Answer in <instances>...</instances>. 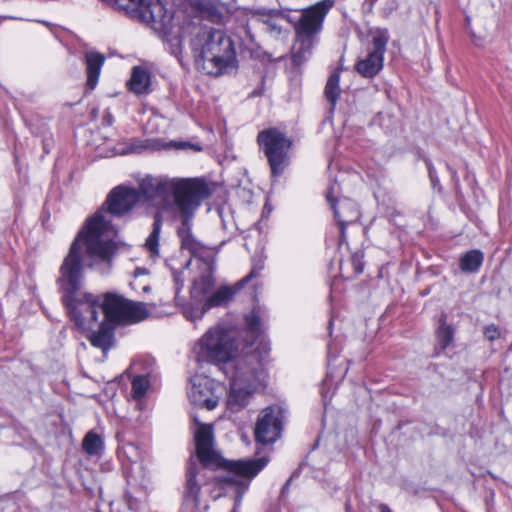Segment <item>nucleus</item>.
Listing matches in <instances>:
<instances>
[{
    "label": "nucleus",
    "mask_w": 512,
    "mask_h": 512,
    "mask_svg": "<svg viewBox=\"0 0 512 512\" xmlns=\"http://www.w3.org/2000/svg\"><path fill=\"white\" fill-rule=\"evenodd\" d=\"M173 281L175 284V294L178 296L179 292L184 286V277L182 271H173Z\"/></svg>",
    "instance_id": "34"
},
{
    "label": "nucleus",
    "mask_w": 512,
    "mask_h": 512,
    "mask_svg": "<svg viewBox=\"0 0 512 512\" xmlns=\"http://www.w3.org/2000/svg\"><path fill=\"white\" fill-rule=\"evenodd\" d=\"M267 462L264 457L229 462V475L223 477L222 482L227 486V492L232 490L235 494L234 508L231 512H237L249 488L250 480L266 466Z\"/></svg>",
    "instance_id": "11"
},
{
    "label": "nucleus",
    "mask_w": 512,
    "mask_h": 512,
    "mask_svg": "<svg viewBox=\"0 0 512 512\" xmlns=\"http://www.w3.org/2000/svg\"><path fill=\"white\" fill-rule=\"evenodd\" d=\"M326 12L327 9L322 3L302 12L295 24L296 40L292 48V59L295 64L301 65L312 55Z\"/></svg>",
    "instance_id": "7"
},
{
    "label": "nucleus",
    "mask_w": 512,
    "mask_h": 512,
    "mask_svg": "<svg viewBox=\"0 0 512 512\" xmlns=\"http://www.w3.org/2000/svg\"><path fill=\"white\" fill-rule=\"evenodd\" d=\"M114 122L112 113L107 109L104 112L102 123L105 126H111Z\"/></svg>",
    "instance_id": "39"
},
{
    "label": "nucleus",
    "mask_w": 512,
    "mask_h": 512,
    "mask_svg": "<svg viewBox=\"0 0 512 512\" xmlns=\"http://www.w3.org/2000/svg\"><path fill=\"white\" fill-rule=\"evenodd\" d=\"M283 411L278 406L262 410L255 427V439L262 444L274 443L281 436Z\"/></svg>",
    "instance_id": "15"
},
{
    "label": "nucleus",
    "mask_w": 512,
    "mask_h": 512,
    "mask_svg": "<svg viewBox=\"0 0 512 512\" xmlns=\"http://www.w3.org/2000/svg\"><path fill=\"white\" fill-rule=\"evenodd\" d=\"M428 169H429V174L432 177V169L430 167H428Z\"/></svg>",
    "instance_id": "45"
},
{
    "label": "nucleus",
    "mask_w": 512,
    "mask_h": 512,
    "mask_svg": "<svg viewBox=\"0 0 512 512\" xmlns=\"http://www.w3.org/2000/svg\"><path fill=\"white\" fill-rule=\"evenodd\" d=\"M116 236L117 230L108 226L102 211L96 212L86 221L59 268L57 284L63 293L62 301L83 294L81 292L84 281L82 245L86 246V252L91 259L105 265V268L101 270L104 273L111 267L112 257L116 250L114 242Z\"/></svg>",
    "instance_id": "1"
},
{
    "label": "nucleus",
    "mask_w": 512,
    "mask_h": 512,
    "mask_svg": "<svg viewBox=\"0 0 512 512\" xmlns=\"http://www.w3.org/2000/svg\"><path fill=\"white\" fill-rule=\"evenodd\" d=\"M437 343L442 350L446 349L453 341L454 329L451 325L447 324L446 316L440 319L439 327L436 331Z\"/></svg>",
    "instance_id": "27"
},
{
    "label": "nucleus",
    "mask_w": 512,
    "mask_h": 512,
    "mask_svg": "<svg viewBox=\"0 0 512 512\" xmlns=\"http://www.w3.org/2000/svg\"><path fill=\"white\" fill-rule=\"evenodd\" d=\"M350 508H351L350 503H349V501H347L346 504H345L346 512H350Z\"/></svg>",
    "instance_id": "43"
},
{
    "label": "nucleus",
    "mask_w": 512,
    "mask_h": 512,
    "mask_svg": "<svg viewBox=\"0 0 512 512\" xmlns=\"http://www.w3.org/2000/svg\"><path fill=\"white\" fill-rule=\"evenodd\" d=\"M192 9L203 19L220 23L228 13L227 6L220 0H189Z\"/></svg>",
    "instance_id": "20"
},
{
    "label": "nucleus",
    "mask_w": 512,
    "mask_h": 512,
    "mask_svg": "<svg viewBox=\"0 0 512 512\" xmlns=\"http://www.w3.org/2000/svg\"><path fill=\"white\" fill-rule=\"evenodd\" d=\"M225 392V387L205 375H194L187 391L190 402L198 407L213 410Z\"/></svg>",
    "instance_id": "14"
},
{
    "label": "nucleus",
    "mask_w": 512,
    "mask_h": 512,
    "mask_svg": "<svg viewBox=\"0 0 512 512\" xmlns=\"http://www.w3.org/2000/svg\"><path fill=\"white\" fill-rule=\"evenodd\" d=\"M197 310H201V308H193L188 307L184 310V315L187 319L194 321L196 319H201L202 317H198Z\"/></svg>",
    "instance_id": "38"
},
{
    "label": "nucleus",
    "mask_w": 512,
    "mask_h": 512,
    "mask_svg": "<svg viewBox=\"0 0 512 512\" xmlns=\"http://www.w3.org/2000/svg\"><path fill=\"white\" fill-rule=\"evenodd\" d=\"M235 290L228 286H222L213 292L203 303L201 310H197L198 317H203L206 311L212 307L222 306L228 303L234 296Z\"/></svg>",
    "instance_id": "23"
},
{
    "label": "nucleus",
    "mask_w": 512,
    "mask_h": 512,
    "mask_svg": "<svg viewBox=\"0 0 512 512\" xmlns=\"http://www.w3.org/2000/svg\"><path fill=\"white\" fill-rule=\"evenodd\" d=\"M245 323L249 332L256 336L260 332V319L255 311L245 316Z\"/></svg>",
    "instance_id": "32"
},
{
    "label": "nucleus",
    "mask_w": 512,
    "mask_h": 512,
    "mask_svg": "<svg viewBox=\"0 0 512 512\" xmlns=\"http://www.w3.org/2000/svg\"><path fill=\"white\" fill-rule=\"evenodd\" d=\"M339 81V73L334 72L328 78V81L325 86V96L327 100L332 104V106H335L340 94Z\"/></svg>",
    "instance_id": "29"
},
{
    "label": "nucleus",
    "mask_w": 512,
    "mask_h": 512,
    "mask_svg": "<svg viewBox=\"0 0 512 512\" xmlns=\"http://www.w3.org/2000/svg\"><path fill=\"white\" fill-rule=\"evenodd\" d=\"M150 145L147 141L143 142L140 140H135L131 143V146L128 150L130 153H140L142 150L149 148Z\"/></svg>",
    "instance_id": "36"
},
{
    "label": "nucleus",
    "mask_w": 512,
    "mask_h": 512,
    "mask_svg": "<svg viewBox=\"0 0 512 512\" xmlns=\"http://www.w3.org/2000/svg\"><path fill=\"white\" fill-rule=\"evenodd\" d=\"M209 195L210 189L207 186L201 194L189 198L188 201L191 202V207H189L190 209L175 210L182 216V223L177 229V234L181 241V248L183 250H187L193 257L198 258L202 263L207 264L215 262V252L211 248L203 245L194 237L191 231V219L201 201Z\"/></svg>",
    "instance_id": "10"
},
{
    "label": "nucleus",
    "mask_w": 512,
    "mask_h": 512,
    "mask_svg": "<svg viewBox=\"0 0 512 512\" xmlns=\"http://www.w3.org/2000/svg\"><path fill=\"white\" fill-rule=\"evenodd\" d=\"M198 363L225 364L237 361L239 343L235 333L221 325L209 328L193 346Z\"/></svg>",
    "instance_id": "6"
},
{
    "label": "nucleus",
    "mask_w": 512,
    "mask_h": 512,
    "mask_svg": "<svg viewBox=\"0 0 512 512\" xmlns=\"http://www.w3.org/2000/svg\"><path fill=\"white\" fill-rule=\"evenodd\" d=\"M484 335L485 337L490 340V341H494L495 339L499 338L500 336V331L498 329L497 326L495 325H489L487 327H485L484 329Z\"/></svg>",
    "instance_id": "35"
},
{
    "label": "nucleus",
    "mask_w": 512,
    "mask_h": 512,
    "mask_svg": "<svg viewBox=\"0 0 512 512\" xmlns=\"http://www.w3.org/2000/svg\"><path fill=\"white\" fill-rule=\"evenodd\" d=\"M100 309L104 322L111 325L112 337L115 326L137 323L149 316L146 304L133 302L113 293L104 295V299L100 301Z\"/></svg>",
    "instance_id": "9"
},
{
    "label": "nucleus",
    "mask_w": 512,
    "mask_h": 512,
    "mask_svg": "<svg viewBox=\"0 0 512 512\" xmlns=\"http://www.w3.org/2000/svg\"><path fill=\"white\" fill-rule=\"evenodd\" d=\"M208 185L200 179H169L147 177L140 183L139 199H154L158 196H171L172 202L163 206L164 209L188 210L191 207L189 198L199 195Z\"/></svg>",
    "instance_id": "5"
},
{
    "label": "nucleus",
    "mask_w": 512,
    "mask_h": 512,
    "mask_svg": "<svg viewBox=\"0 0 512 512\" xmlns=\"http://www.w3.org/2000/svg\"><path fill=\"white\" fill-rule=\"evenodd\" d=\"M98 116V110L96 108L92 109L91 111V118L96 119Z\"/></svg>",
    "instance_id": "42"
},
{
    "label": "nucleus",
    "mask_w": 512,
    "mask_h": 512,
    "mask_svg": "<svg viewBox=\"0 0 512 512\" xmlns=\"http://www.w3.org/2000/svg\"><path fill=\"white\" fill-rule=\"evenodd\" d=\"M115 10L151 24L156 30L168 32L173 27V12L160 0H107Z\"/></svg>",
    "instance_id": "8"
},
{
    "label": "nucleus",
    "mask_w": 512,
    "mask_h": 512,
    "mask_svg": "<svg viewBox=\"0 0 512 512\" xmlns=\"http://www.w3.org/2000/svg\"><path fill=\"white\" fill-rule=\"evenodd\" d=\"M150 387V382L146 376H136L132 380V395L135 399H141Z\"/></svg>",
    "instance_id": "31"
},
{
    "label": "nucleus",
    "mask_w": 512,
    "mask_h": 512,
    "mask_svg": "<svg viewBox=\"0 0 512 512\" xmlns=\"http://www.w3.org/2000/svg\"><path fill=\"white\" fill-rule=\"evenodd\" d=\"M105 62L103 54L95 51H87L84 55V63L87 74V88L91 91L98 84L101 68Z\"/></svg>",
    "instance_id": "22"
},
{
    "label": "nucleus",
    "mask_w": 512,
    "mask_h": 512,
    "mask_svg": "<svg viewBox=\"0 0 512 512\" xmlns=\"http://www.w3.org/2000/svg\"><path fill=\"white\" fill-rule=\"evenodd\" d=\"M224 36L225 32L220 29L206 26L194 28L192 38L190 40V48L198 67L202 64V61L211 54L214 47Z\"/></svg>",
    "instance_id": "18"
},
{
    "label": "nucleus",
    "mask_w": 512,
    "mask_h": 512,
    "mask_svg": "<svg viewBox=\"0 0 512 512\" xmlns=\"http://www.w3.org/2000/svg\"><path fill=\"white\" fill-rule=\"evenodd\" d=\"M332 321L329 322V330L331 331Z\"/></svg>",
    "instance_id": "46"
},
{
    "label": "nucleus",
    "mask_w": 512,
    "mask_h": 512,
    "mask_svg": "<svg viewBox=\"0 0 512 512\" xmlns=\"http://www.w3.org/2000/svg\"><path fill=\"white\" fill-rule=\"evenodd\" d=\"M270 348L267 343L260 342L251 352L239 357L234 364L231 378L230 393L227 407L238 412L248 403L253 392L264 386L266 381L265 362Z\"/></svg>",
    "instance_id": "2"
},
{
    "label": "nucleus",
    "mask_w": 512,
    "mask_h": 512,
    "mask_svg": "<svg viewBox=\"0 0 512 512\" xmlns=\"http://www.w3.org/2000/svg\"><path fill=\"white\" fill-rule=\"evenodd\" d=\"M139 201V193L135 189L117 187L109 194L105 204L97 212L102 211L104 219L108 222V226L112 227L107 214L120 216L130 211ZM115 229V227L113 226Z\"/></svg>",
    "instance_id": "19"
},
{
    "label": "nucleus",
    "mask_w": 512,
    "mask_h": 512,
    "mask_svg": "<svg viewBox=\"0 0 512 512\" xmlns=\"http://www.w3.org/2000/svg\"><path fill=\"white\" fill-rule=\"evenodd\" d=\"M483 259L484 256L480 250L468 251L460 259V268L467 273L477 272L483 263Z\"/></svg>",
    "instance_id": "25"
},
{
    "label": "nucleus",
    "mask_w": 512,
    "mask_h": 512,
    "mask_svg": "<svg viewBox=\"0 0 512 512\" xmlns=\"http://www.w3.org/2000/svg\"><path fill=\"white\" fill-rule=\"evenodd\" d=\"M199 68L206 74L215 77L236 72L238 69V60L231 38L225 34L221 41L214 47L211 54L202 61Z\"/></svg>",
    "instance_id": "13"
},
{
    "label": "nucleus",
    "mask_w": 512,
    "mask_h": 512,
    "mask_svg": "<svg viewBox=\"0 0 512 512\" xmlns=\"http://www.w3.org/2000/svg\"><path fill=\"white\" fill-rule=\"evenodd\" d=\"M351 264L353 266L355 275L362 273L364 268L363 253L360 251L355 252L351 256Z\"/></svg>",
    "instance_id": "33"
},
{
    "label": "nucleus",
    "mask_w": 512,
    "mask_h": 512,
    "mask_svg": "<svg viewBox=\"0 0 512 512\" xmlns=\"http://www.w3.org/2000/svg\"><path fill=\"white\" fill-rule=\"evenodd\" d=\"M128 86L130 91L137 95L148 93L150 87V73L144 67L135 66L132 69Z\"/></svg>",
    "instance_id": "24"
},
{
    "label": "nucleus",
    "mask_w": 512,
    "mask_h": 512,
    "mask_svg": "<svg viewBox=\"0 0 512 512\" xmlns=\"http://www.w3.org/2000/svg\"><path fill=\"white\" fill-rule=\"evenodd\" d=\"M378 509L379 512H392L391 509L385 504H380Z\"/></svg>",
    "instance_id": "41"
},
{
    "label": "nucleus",
    "mask_w": 512,
    "mask_h": 512,
    "mask_svg": "<svg viewBox=\"0 0 512 512\" xmlns=\"http://www.w3.org/2000/svg\"><path fill=\"white\" fill-rule=\"evenodd\" d=\"M389 41L387 29H378L373 34L372 49L367 57L357 62L356 69L364 77L375 76L383 67V58Z\"/></svg>",
    "instance_id": "16"
},
{
    "label": "nucleus",
    "mask_w": 512,
    "mask_h": 512,
    "mask_svg": "<svg viewBox=\"0 0 512 512\" xmlns=\"http://www.w3.org/2000/svg\"><path fill=\"white\" fill-rule=\"evenodd\" d=\"M63 303L77 329L86 334L94 347L106 354L112 346V329L109 323L98 319L101 312L100 298L91 293H83Z\"/></svg>",
    "instance_id": "4"
},
{
    "label": "nucleus",
    "mask_w": 512,
    "mask_h": 512,
    "mask_svg": "<svg viewBox=\"0 0 512 512\" xmlns=\"http://www.w3.org/2000/svg\"><path fill=\"white\" fill-rule=\"evenodd\" d=\"M292 477H290L287 482L284 484V486L281 489V496H285L289 492V486L291 483Z\"/></svg>",
    "instance_id": "40"
},
{
    "label": "nucleus",
    "mask_w": 512,
    "mask_h": 512,
    "mask_svg": "<svg viewBox=\"0 0 512 512\" xmlns=\"http://www.w3.org/2000/svg\"><path fill=\"white\" fill-rule=\"evenodd\" d=\"M82 448L88 455H99L103 451L104 443L100 435L90 431L83 439Z\"/></svg>",
    "instance_id": "28"
},
{
    "label": "nucleus",
    "mask_w": 512,
    "mask_h": 512,
    "mask_svg": "<svg viewBox=\"0 0 512 512\" xmlns=\"http://www.w3.org/2000/svg\"><path fill=\"white\" fill-rule=\"evenodd\" d=\"M193 422L196 426L194 429L196 453L201 466L190 463L186 472L185 497L191 499L198 507L201 487L207 483L205 468L224 467L229 473L230 461L224 460L214 449L213 426L201 423L196 416H193Z\"/></svg>",
    "instance_id": "3"
},
{
    "label": "nucleus",
    "mask_w": 512,
    "mask_h": 512,
    "mask_svg": "<svg viewBox=\"0 0 512 512\" xmlns=\"http://www.w3.org/2000/svg\"><path fill=\"white\" fill-rule=\"evenodd\" d=\"M250 277H252V272L244 279V281H248Z\"/></svg>",
    "instance_id": "44"
},
{
    "label": "nucleus",
    "mask_w": 512,
    "mask_h": 512,
    "mask_svg": "<svg viewBox=\"0 0 512 512\" xmlns=\"http://www.w3.org/2000/svg\"><path fill=\"white\" fill-rule=\"evenodd\" d=\"M215 269V262L211 264L202 263V274L197 277L191 288V296L194 300L201 301L207 294H209L214 286L213 272Z\"/></svg>",
    "instance_id": "21"
},
{
    "label": "nucleus",
    "mask_w": 512,
    "mask_h": 512,
    "mask_svg": "<svg viewBox=\"0 0 512 512\" xmlns=\"http://www.w3.org/2000/svg\"><path fill=\"white\" fill-rule=\"evenodd\" d=\"M339 192L340 186L336 182L332 183L327 190L326 199L334 211V216L340 228V241L343 242L345 238V228L348 224L358 220L359 210L357 205L349 199L344 198L337 200L336 196Z\"/></svg>",
    "instance_id": "17"
},
{
    "label": "nucleus",
    "mask_w": 512,
    "mask_h": 512,
    "mask_svg": "<svg viewBox=\"0 0 512 512\" xmlns=\"http://www.w3.org/2000/svg\"><path fill=\"white\" fill-rule=\"evenodd\" d=\"M257 141L265 154L273 176L283 173L289 163L288 152L292 146L291 140L276 128L261 131Z\"/></svg>",
    "instance_id": "12"
},
{
    "label": "nucleus",
    "mask_w": 512,
    "mask_h": 512,
    "mask_svg": "<svg viewBox=\"0 0 512 512\" xmlns=\"http://www.w3.org/2000/svg\"><path fill=\"white\" fill-rule=\"evenodd\" d=\"M162 227V217L159 213L154 216L153 229L146 239L145 247L150 252L151 256L159 255V238Z\"/></svg>",
    "instance_id": "26"
},
{
    "label": "nucleus",
    "mask_w": 512,
    "mask_h": 512,
    "mask_svg": "<svg viewBox=\"0 0 512 512\" xmlns=\"http://www.w3.org/2000/svg\"><path fill=\"white\" fill-rule=\"evenodd\" d=\"M263 30H265L271 37L278 38L285 32L276 17L270 15H262Z\"/></svg>",
    "instance_id": "30"
},
{
    "label": "nucleus",
    "mask_w": 512,
    "mask_h": 512,
    "mask_svg": "<svg viewBox=\"0 0 512 512\" xmlns=\"http://www.w3.org/2000/svg\"><path fill=\"white\" fill-rule=\"evenodd\" d=\"M170 51L176 57H179L181 55V53H182V43H181V40L179 38L175 37V38L170 40Z\"/></svg>",
    "instance_id": "37"
}]
</instances>
